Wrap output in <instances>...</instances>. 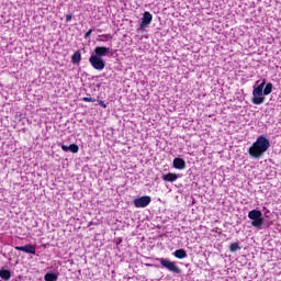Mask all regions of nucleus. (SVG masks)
I'll list each match as a JSON object with an SVG mask.
<instances>
[{"label":"nucleus","mask_w":281,"mask_h":281,"mask_svg":"<svg viewBox=\"0 0 281 281\" xmlns=\"http://www.w3.org/2000/svg\"><path fill=\"white\" fill-rule=\"evenodd\" d=\"M58 277L55 273H46L44 276V281H57Z\"/></svg>","instance_id":"nucleus-17"},{"label":"nucleus","mask_w":281,"mask_h":281,"mask_svg":"<svg viewBox=\"0 0 281 281\" xmlns=\"http://www.w3.org/2000/svg\"><path fill=\"white\" fill-rule=\"evenodd\" d=\"M262 217V212L260 210H251L248 213V218H250V221H252L254 218H260Z\"/></svg>","instance_id":"nucleus-11"},{"label":"nucleus","mask_w":281,"mask_h":281,"mask_svg":"<svg viewBox=\"0 0 281 281\" xmlns=\"http://www.w3.org/2000/svg\"><path fill=\"white\" fill-rule=\"evenodd\" d=\"M109 40H113V36L111 34H101L98 38L99 42H106Z\"/></svg>","instance_id":"nucleus-18"},{"label":"nucleus","mask_w":281,"mask_h":281,"mask_svg":"<svg viewBox=\"0 0 281 281\" xmlns=\"http://www.w3.org/2000/svg\"><path fill=\"white\" fill-rule=\"evenodd\" d=\"M238 250H240V246H239L238 243L231 244V246H229V251H231V252L235 254V252H237Z\"/></svg>","instance_id":"nucleus-19"},{"label":"nucleus","mask_w":281,"mask_h":281,"mask_svg":"<svg viewBox=\"0 0 281 281\" xmlns=\"http://www.w3.org/2000/svg\"><path fill=\"white\" fill-rule=\"evenodd\" d=\"M157 261L162 268L167 269L171 273L180 274L182 272L180 267L176 262L170 261L169 259L157 258Z\"/></svg>","instance_id":"nucleus-3"},{"label":"nucleus","mask_w":281,"mask_h":281,"mask_svg":"<svg viewBox=\"0 0 281 281\" xmlns=\"http://www.w3.org/2000/svg\"><path fill=\"white\" fill-rule=\"evenodd\" d=\"M80 148L78 147V145L77 144H71L70 146H69V151H71V153H74V154H78V150H79Z\"/></svg>","instance_id":"nucleus-20"},{"label":"nucleus","mask_w":281,"mask_h":281,"mask_svg":"<svg viewBox=\"0 0 281 281\" xmlns=\"http://www.w3.org/2000/svg\"><path fill=\"white\" fill-rule=\"evenodd\" d=\"M179 179L178 173H166L162 176L165 182L173 183Z\"/></svg>","instance_id":"nucleus-9"},{"label":"nucleus","mask_w":281,"mask_h":281,"mask_svg":"<svg viewBox=\"0 0 281 281\" xmlns=\"http://www.w3.org/2000/svg\"><path fill=\"white\" fill-rule=\"evenodd\" d=\"M153 21V15L151 13H149V11H145V13H143V18L142 21L139 23V30L144 31Z\"/></svg>","instance_id":"nucleus-6"},{"label":"nucleus","mask_w":281,"mask_h":281,"mask_svg":"<svg viewBox=\"0 0 281 281\" xmlns=\"http://www.w3.org/2000/svg\"><path fill=\"white\" fill-rule=\"evenodd\" d=\"M92 30H89L88 32L85 33V40H88L90 37V35L92 34Z\"/></svg>","instance_id":"nucleus-23"},{"label":"nucleus","mask_w":281,"mask_h":281,"mask_svg":"<svg viewBox=\"0 0 281 281\" xmlns=\"http://www.w3.org/2000/svg\"><path fill=\"white\" fill-rule=\"evenodd\" d=\"M110 54V48L106 47H95L93 57L103 58Z\"/></svg>","instance_id":"nucleus-8"},{"label":"nucleus","mask_w":281,"mask_h":281,"mask_svg":"<svg viewBox=\"0 0 281 281\" xmlns=\"http://www.w3.org/2000/svg\"><path fill=\"white\" fill-rule=\"evenodd\" d=\"M83 102H95L97 100L94 98H82Z\"/></svg>","instance_id":"nucleus-22"},{"label":"nucleus","mask_w":281,"mask_h":281,"mask_svg":"<svg viewBox=\"0 0 281 281\" xmlns=\"http://www.w3.org/2000/svg\"><path fill=\"white\" fill-rule=\"evenodd\" d=\"M65 21L66 23H70V21H72V14H66Z\"/></svg>","instance_id":"nucleus-21"},{"label":"nucleus","mask_w":281,"mask_h":281,"mask_svg":"<svg viewBox=\"0 0 281 281\" xmlns=\"http://www.w3.org/2000/svg\"><path fill=\"white\" fill-rule=\"evenodd\" d=\"M15 250L24 254H32L33 256L36 254V247L32 246V244H25V246H15Z\"/></svg>","instance_id":"nucleus-7"},{"label":"nucleus","mask_w":281,"mask_h":281,"mask_svg":"<svg viewBox=\"0 0 281 281\" xmlns=\"http://www.w3.org/2000/svg\"><path fill=\"white\" fill-rule=\"evenodd\" d=\"M0 278L3 281H9L11 279V271L7 269H0Z\"/></svg>","instance_id":"nucleus-12"},{"label":"nucleus","mask_w":281,"mask_h":281,"mask_svg":"<svg viewBox=\"0 0 281 281\" xmlns=\"http://www.w3.org/2000/svg\"><path fill=\"white\" fill-rule=\"evenodd\" d=\"M173 256L177 258V259H184L187 258V251L183 249V248H180V249H177L175 252H173Z\"/></svg>","instance_id":"nucleus-13"},{"label":"nucleus","mask_w":281,"mask_h":281,"mask_svg":"<svg viewBox=\"0 0 281 281\" xmlns=\"http://www.w3.org/2000/svg\"><path fill=\"white\" fill-rule=\"evenodd\" d=\"M61 150L65 153L69 151V146L61 145Z\"/></svg>","instance_id":"nucleus-25"},{"label":"nucleus","mask_w":281,"mask_h":281,"mask_svg":"<svg viewBox=\"0 0 281 281\" xmlns=\"http://www.w3.org/2000/svg\"><path fill=\"white\" fill-rule=\"evenodd\" d=\"M265 86H266V87H265V89H263V94H265V95L271 94L272 91H273V83H267V85H265Z\"/></svg>","instance_id":"nucleus-16"},{"label":"nucleus","mask_w":281,"mask_h":281,"mask_svg":"<svg viewBox=\"0 0 281 281\" xmlns=\"http://www.w3.org/2000/svg\"><path fill=\"white\" fill-rule=\"evenodd\" d=\"M270 147H271L270 139L261 135V136H258L257 140L252 143L248 153H249V156H251L252 158L259 159L263 156V154L267 150H269Z\"/></svg>","instance_id":"nucleus-1"},{"label":"nucleus","mask_w":281,"mask_h":281,"mask_svg":"<svg viewBox=\"0 0 281 281\" xmlns=\"http://www.w3.org/2000/svg\"><path fill=\"white\" fill-rule=\"evenodd\" d=\"M89 63L94 70L102 71L105 68V61L101 57L91 55Z\"/></svg>","instance_id":"nucleus-4"},{"label":"nucleus","mask_w":281,"mask_h":281,"mask_svg":"<svg viewBox=\"0 0 281 281\" xmlns=\"http://www.w3.org/2000/svg\"><path fill=\"white\" fill-rule=\"evenodd\" d=\"M173 167L178 170H183L186 168V161L182 158H175L173 159Z\"/></svg>","instance_id":"nucleus-10"},{"label":"nucleus","mask_w":281,"mask_h":281,"mask_svg":"<svg viewBox=\"0 0 281 281\" xmlns=\"http://www.w3.org/2000/svg\"><path fill=\"white\" fill-rule=\"evenodd\" d=\"M81 59H82V56H81V53H80V50H77V52H75V54L72 55V57H71V61L74 63V64H80L81 63Z\"/></svg>","instance_id":"nucleus-14"},{"label":"nucleus","mask_w":281,"mask_h":281,"mask_svg":"<svg viewBox=\"0 0 281 281\" xmlns=\"http://www.w3.org/2000/svg\"><path fill=\"white\" fill-rule=\"evenodd\" d=\"M151 202V198L149 195H143L134 200V206L137 209H145Z\"/></svg>","instance_id":"nucleus-5"},{"label":"nucleus","mask_w":281,"mask_h":281,"mask_svg":"<svg viewBox=\"0 0 281 281\" xmlns=\"http://www.w3.org/2000/svg\"><path fill=\"white\" fill-rule=\"evenodd\" d=\"M99 105L102 108V109H106V103L102 100L99 101Z\"/></svg>","instance_id":"nucleus-24"},{"label":"nucleus","mask_w":281,"mask_h":281,"mask_svg":"<svg viewBox=\"0 0 281 281\" xmlns=\"http://www.w3.org/2000/svg\"><path fill=\"white\" fill-rule=\"evenodd\" d=\"M266 86V79L262 80V83L259 86L255 87L252 90V99L251 103L255 105H261L265 103L266 98L263 97V89Z\"/></svg>","instance_id":"nucleus-2"},{"label":"nucleus","mask_w":281,"mask_h":281,"mask_svg":"<svg viewBox=\"0 0 281 281\" xmlns=\"http://www.w3.org/2000/svg\"><path fill=\"white\" fill-rule=\"evenodd\" d=\"M262 224H263V217L262 216L261 217H256L251 222V225L254 227H257V228H260L262 226Z\"/></svg>","instance_id":"nucleus-15"}]
</instances>
